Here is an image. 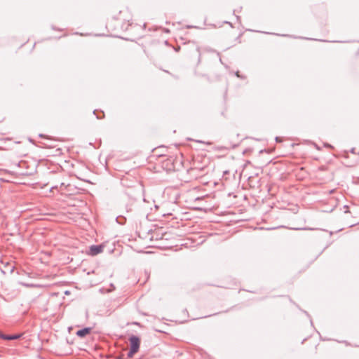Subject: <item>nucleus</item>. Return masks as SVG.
Instances as JSON below:
<instances>
[{
  "instance_id": "f03ea898",
  "label": "nucleus",
  "mask_w": 359,
  "mask_h": 359,
  "mask_svg": "<svg viewBox=\"0 0 359 359\" xmlns=\"http://www.w3.org/2000/svg\"><path fill=\"white\" fill-rule=\"evenodd\" d=\"M102 245H91L90 247V254L91 255H97L103 251Z\"/></svg>"
},
{
  "instance_id": "7ed1b4c3",
  "label": "nucleus",
  "mask_w": 359,
  "mask_h": 359,
  "mask_svg": "<svg viewBox=\"0 0 359 359\" xmlns=\"http://www.w3.org/2000/svg\"><path fill=\"white\" fill-rule=\"evenodd\" d=\"M92 330L91 327H85L83 329L79 330L76 332V335L79 337H84L87 334H90Z\"/></svg>"
},
{
  "instance_id": "20e7f679",
  "label": "nucleus",
  "mask_w": 359,
  "mask_h": 359,
  "mask_svg": "<svg viewBox=\"0 0 359 359\" xmlns=\"http://www.w3.org/2000/svg\"><path fill=\"white\" fill-rule=\"evenodd\" d=\"M20 334H14V335H1V339H7V340H14V339H19L20 337Z\"/></svg>"
},
{
  "instance_id": "f257e3e1",
  "label": "nucleus",
  "mask_w": 359,
  "mask_h": 359,
  "mask_svg": "<svg viewBox=\"0 0 359 359\" xmlns=\"http://www.w3.org/2000/svg\"><path fill=\"white\" fill-rule=\"evenodd\" d=\"M129 341L130 343V349L128 353V357L132 358L133 355L137 353L140 348V338L137 336L132 335L129 338Z\"/></svg>"
},
{
  "instance_id": "39448f33",
  "label": "nucleus",
  "mask_w": 359,
  "mask_h": 359,
  "mask_svg": "<svg viewBox=\"0 0 359 359\" xmlns=\"http://www.w3.org/2000/svg\"><path fill=\"white\" fill-rule=\"evenodd\" d=\"M13 266H11V271H13Z\"/></svg>"
}]
</instances>
